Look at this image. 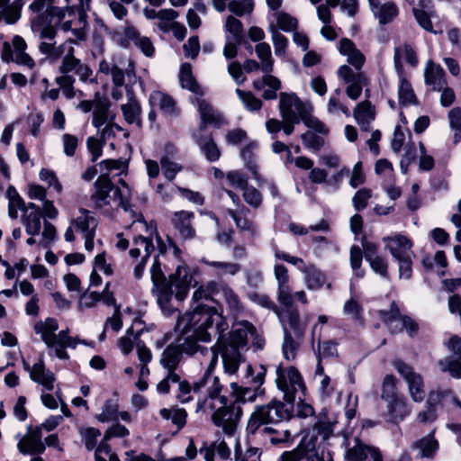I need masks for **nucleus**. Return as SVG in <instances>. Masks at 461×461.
<instances>
[{"label":"nucleus","instance_id":"f257e3e1","mask_svg":"<svg viewBox=\"0 0 461 461\" xmlns=\"http://www.w3.org/2000/svg\"><path fill=\"white\" fill-rule=\"evenodd\" d=\"M179 324L183 326L185 332L193 330L194 335L203 342L211 340L212 336L208 329L215 324L218 334L216 347L221 356L223 370L230 375L236 374L240 363L244 361L240 349L246 347L249 336L257 339L258 348H262L264 343V340L257 336L254 326L249 321L240 322L230 332L225 333L229 325L223 316L215 309L203 304L195 306L191 313L186 314L179 321Z\"/></svg>","mask_w":461,"mask_h":461},{"label":"nucleus","instance_id":"f03ea898","mask_svg":"<svg viewBox=\"0 0 461 461\" xmlns=\"http://www.w3.org/2000/svg\"><path fill=\"white\" fill-rule=\"evenodd\" d=\"M54 0H35L29 6L32 12L40 14L45 5H50ZM68 8L62 9L55 6L47 7L44 14H41L39 18V25L43 29H86L90 24L86 20V14L83 13L85 3L83 0H65Z\"/></svg>","mask_w":461,"mask_h":461},{"label":"nucleus","instance_id":"7ed1b4c3","mask_svg":"<svg viewBox=\"0 0 461 461\" xmlns=\"http://www.w3.org/2000/svg\"><path fill=\"white\" fill-rule=\"evenodd\" d=\"M333 434V424L325 416H318L312 429L303 437L298 446L283 452L277 461H319L323 456L326 441Z\"/></svg>","mask_w":461,"mask_h":461},{"label":"nucleus","instance_id":"20e7f679","mask_svg":"<svg viewBox=\"0 0 461 461\" xmlns=\"http://www.w3.org/2000/svg\"><path fill=\"white\" fill-rule=\"evenodd\" d=\"M59 329L55 319L47 318L45 321H40L34 325V330L40 334L42 341L48 348H55V355L60 359H68V355L66 348H75L78 343L86 344L77 338L68 336V330H61L59 334L56 331Z\"/></svg>","mask_w":461,"mask_h":461},{"label":"nucleus","instance_id":"39448f33","mask_svg":"<svg viewBox=\"0 0 461 461\" xmlns=\"http://www.w3.org/2000/svg\"><path fill=\"white\" fill-rule=\"evenodd\" d=\"M290 417L291 413L284 403L271 401L267 404L255 407L249 418L247 430L255 434L263 426L276 425Z\"/></svg>","mask_w":461,"mask_h":461},{"label":"nucleus","instance_id":"423d86ee","mask_svg":"<svg viewBox=\"0 0 461 461\" xmlns=\"http://www.w3.org/2000/svg\"><path fill=\"white\" fill-rule=\"evenodd\" d=\"M122 189L113 187L107 174H102L95 183V192L92 194L91 200L96 207H104L113 200L118 206L125 211L128 209V200L131 196V189L124 181H121Z\"/></svg>","mask_w":461,"mask_h":461},{"label":"nucleus","instance_id":"0eeeda50","mask_svg":"<svg viewBox=\"0 0 461 461\" xmlns=\"http://www.w3.org/2000/svg\"><path fill=\"white\" fill-rule=\"evenodd\" d=\"M192 312H185L183 316L178 318L176 328L183 335H187V338L185 343L182 345L181 350L183 353H185L189 356H196L197 359L200 360L201 364L203 362H208L209 367H214L217 361V354L214 350L210 349L208 348L203 347L197 343L199 339L194 335L193 330H190L186 332L183 330V326H180L179 321L188 313ZM200 341H202L200 339Z\"/></svg>","mask_w":461,"mask_h":461},{"label":"nucleus","instance_id":"6e6552de","mask_svg":"<svg viewBox=\"0 0 461 461\" xmlns=\"http://www.w3.org/2000/svg\"><path fill=\"white\" fill-rule=\"evenodd\" d=\"M242 413L241 405L233 401L230 404L227 402L219 406L212 413L211 420L215 426L221 427L225 434L232 435L237 429Z\"/></svg>","mask_w":461,"mask_h":461},{"label":"nucleus","instance_id":"1a4fd4ad","mask_svg":"<svg viewBox=\"0 0 461 461\" xmlns=\"http://www.w3.org/2000/svg\"><path fill=\"white\" fill-rule=\"evenodd\" d=\"M276 383L278 389L283 392L284 399L288 402H294L298 390L304 388L303 378L294 366L288 368L279 366L276 369Z\"/></svg>","mask_w":461,"mask_h":461},{"label":"nucleus","instance_id":"9d476101","mask_svg":"<svg viewBox=\"0 0 461 461\" xmlns=\"http://www.w3.org/2000/svg\"><path fill=\"white\" fill-rule=\"evenodd\" d=\"M168 285L174 289L176 299L183 301L190 287L196 286L197 281L194 278V273L186 265L179 264L176 271L169 276Z\"/></svg>","mask_w":461,"mask_h":461},{"label":"nucleus","instance_id":"9b49d317","mask_svg":"<svg viewBox=\"0 0 461 461\" xmlns=\"http://www.w3.org/2000/svg\"><path fill=\"white\" fill-rule=\"evenodd\" d=\"M451 399L456 401L450 391L433 390L429 393L424 410L420 411L416 417L419 423L429 424L438 418V409L446 401Z\"/></svg>","mask_w":461,"mask_h":461},{"label":"nucleus","instance_id":"f8f14e48","mask_svg":"<svg viewBox=\"0 0 461 461\" xmlns=\"http://www.w3.org/2000/svg\"><path fill=\"white\" fill-rule=\"evenodd\" d=\"M288 306L278 313L284 334L294 335L297 338H303L308 325V320L302 318L297 309Z\"/></svg>","mask_w":461,"mask_h":461},{"label":"nucleus","instance_id":"ddd939ff","mask_svg":"<svg viewBox=\"0 0 461 461\" xmlns=\"http://www.w3.org/2000/svg\"><path fill=\"white\" fill-rule=\"evenodd\" d=\"M132 243L133 248L131 249L129 252L131 258L134 259L140 258V261L134 267L133 275L136 279H140L143 276L147 260L154 250V245L150 239L141 236L134 238Z\"/></svg>","mask_w":461,"mask_h":461},{"label":"nucleus","instance_id":"4468645a","mask_svg":"<svg viewBox=\"0 0 461 461\" xmlns=\"http://www.w3.org/2000/svg\"><path fill=\"white\" fill-rule=\"evenodd\" d=\"M338 76L348 84L347 95L352 100L358 99L362 94L363 86L367 84L365 73H355L348 65H342L338 69Z\"/></svg>","mask_w":461,"mask_h":461},{"label":"nucleus","instance_id":"2eb2a0df","mask_svg":"<svg viewBox=\"0 0 461 461\" xmlns=\"http://www.w3.org/2000/svg\"><path fill=\"white\" fill-rule=\"evenodd\" d=\"M394 367L408 384L411 399L418 402L423 401L425 395L422 377L415 373L411 366L402 361H395Z\"/></svg>","mask_w":461,"mask_h":461},{"label":"nucleus","instance_id":"dca6fc26","mask_svg":"<svg viewBox=\"0 0 461 461\" xmlns=\"http://www.w3.org/2000/svg\"><path fill=\"white\" fill-rule=\"evenodd\" d=\"M71 225H73L77 231L82 233L85 239V249L87 251H92L94 249L95 232L97 226L96 220L88 211L81 209L79 215L71 221Z\"/></svg>","mask_w":461,"mask_h":461},{"label":"nucleus","instance_id":"f3484780","mask_svg":"<svg viewBox=\"0 0 461 461\" xmlns=\"http://www.w3.org/2000/svg\"><path fill=\"white\" fill-rule=\"evenodd\" d=\"M279 110L281 117L291 119L293 117L302 118L309 113L306 104L294 94L281 93Z\"/></svg>","mask_w":461,"mask_h":461},{"label":"nucleus","instance_id":"a211bd4d","mask_svg":"<svg viewBox=\"0 0 461 461\" xmlns=\"http://www.w3.org/2000/svg\"><path fill=\"white\" fill-rule=\"evenodd\" d=\"M41 428L27 429V433L19 437L17 449L23 455L41 454L45 451Z\"/></svg>","mask_w":461,"mask_h":461},{"label":"nucleus","instance_id":"6ab92c4d","mask_svg":"<svg viewBox=\"0 0 461 461\" xmlns=\"http://www.w3.org/2000/svg\"><path fill=\"white\" fill-rule=\"evenodd\" d=\"M383 242L384 243L385 249L389 250L394 259L413 255L411 251V240L402 234L395 233L391 236L384 237Z\"/></svg>","mask_w":461,"mask_h":461},{"label":"nucleus","instance_id":"aec40b11","mask_svg":"<svg viewBox=\"0 0 461 461\" xmlns=\"http://www.w3.org/2000/svg\"><path fill=\"white\" fill-rule=\"evenodd\" d=\"M59 71L62 75H68L70 72H75L82 81H86L92 75L90 68L82 63L80 59L75 58L73 47L68 48L60 66L59 67Z\"/></svg>","mask_w":461,"mask_h":461},{"label":"nucleus","instance_id":"412c9836","mask_svg":"<svg viewBox=\"0 0 461 461\" xmlns=\"http://www.w3.org/2000/svg\"><path fill=\"white\" fill-rule=\"evenodd\" d=\"M113 38L122 47L127 48L133 41L146 56L151 57L154 54L155 49L151 41L147 37H140L136 31H123V33L116 32Z\"/></svg>","mask_w":461,"mask_h":461},{"label":"nucleus","instance_id":"4be33fe9","mask_svg":"<svg viewBox=\"0 0 461 461\" xmlns=\"http://www.w3.org/2000/svg\"><path fill=\"white\" fill-rule=\"evenodd\" d=\"M274 276L277 283V299L286 306L293 304V294L289 285V275L287 268L281 264L274 267Z\"/></svg>","mask_w":461,"mask_h":461},{"label":"nucleus","instance_id":"5701e85b","mask_svg":"<svg viewBox=\"0 0 461 461\" xmlns=\"http://www.w3.org/2000/svg\"><path fill=\"white\" fill-rule=\"evenodd\" d=\"M24 368L30 373V378L41 384L44 389L51 391L54 387L55 375L50 370L45 368L42 359L30 366L25 361H23Z\"/></svg>","mask_w":461,"mask_h":461},{"label":"nucleus","instance_id":"b1692460","mask_svg":"<svg viewBox=\"0 0 461 461\" xmlns=\"http://www.w3.org/2000/svg\"><path fill=\"white\" fill-rule=\"evenodd\" d=\"M368 4L380 25L392 23L399 14V8L393 2L381 4L379 0H368Z\"/></svg>","mask_w":461,"mask_h":461},{"label":"nucleus","instance_id":"393cba45","mask_svg":"<svg viewBox=\"0 0 461 461\" xmlns=\"http://www.w3.org/2000/svg\"><path fill=\"white\" fill-rule=\"evenodd\" d=\"M249 210L244 205L239 211L228 209L227 213L232 218L237 229L240 232L247 233L249 238H256L258 236V225L250 219L248 218Z\"/></svg>","mask_w":461,"mask_h":461},{"label":"nucleus","instance_id":"a878e982","mask_svg":"<svg viewBox=\"0 0 461 461\" xmlns=\"http://www.w3.org/2000/svg\"><path fill=\"white\" fill-rule=\"evenodd\" d=\"M424 80L427 86L438 92H440L447 84L444 69L430 59L426 62L424 68Z\"/></svg>","mask_w":461,"mask_h":461},{"label":"nucleus","instance_id":"bb28decb","mask_svg":"<svg viewBox=\"0 0 461 461\" xmlns=\"http://www.w3.org/2000/svg\"><path fill=\"white\" fill-rule=\"evenodd\" d=\"M41 212L34 203H29L23 210L21 221L23 224L27 234L31 236L38 235L41 228Z\"/></svg>","mask_w":461,"mask_h":461},{"label":"nucleus","instance_id":"cd10ccee","mask_svg":"<svg viewBox=\"0 0 461 461\" xmlns=\"http://www.w3.org/2000/svg\"><path fill=\"white\" fill-rule=\"evenodd\" d=\"M345 458L347 461H382L377 450L363 444L357 438H355V445L347 450Z\"/></svg>","mask_w":461,"mask_h":461},{"label":"nucleus","instance_id":"c85d7f7f","mask_svg":"<svg viewBox=\"0 0 461 461\" xmlns=\"http://www.w3.org/2000/svg\"><path fill=\"white\" fill-rule=\"evenodd\" d=\"M55 35L56 31H40V38L42 40L39 45L40 51L52 60L59 59L65 51L63 44L56 46Z\"/></svg>","mask_w":461,"mask_h":461},{"label":"nucleus","instance_id":"c756f323","mask_svg":"<svg viewBox=\"0 0 461 461\" xmlns=\"http://www.w3.org/2000/svg\"><path fill=\"white\" fill-rule=\"evenodd\" d=\"M439 447L438 441L434 437V432L415 440L411 448L420 458H432Z\"/></svg>","mask_w":461,"mask_h":461},{"label":"nucleus","instance_id":"7c9ffc66","mask_svg":"<svg viewBox=\"0 0 461 461\" xmlns=\"http://www.w3.org/2000/svg\"><path fill=\"white\" fill-rule=\"evenodd\" d=\"M212 368L213 367L207 366L204 375L194 384L193 390L194 393H200L203 388H205V392L208 396L225 397L221 394L223 386L221 384L219 377L210 375Z\"/></svg>","mask_w":461,"mask_h":461},{"label":"nucleus","instance_id":"2f4dec72","mask_svg":"<svg viewBox=\"0 0 461 461\" xmlns=\"http://www.w3.org/2000/svg\"><path fill=\"white\" fill-rule=\"evenodd\" d=\"M194 216V212L187 211L174 213L172 223L183 239H192L195 235V230L191 224Z\"/></svg>","mask_w":461,"mask_h":461},{"label":"nucleus","instance_id":"473e14b6","mask_svg":"<svg viewBox=\"0 0 461 461\" xmlns=\"http://www.w3.org/2000/svg\"><path fill=\"white\" fill-rule=\"evenodd\" d=\"M231 394L233 395L234 402L239 404L244 402H253L258 397H261L265 394V389L259 386L251 387H243L240 386L237 383L230 384Z\"/></svg>","mask_w":461,"mask_h":461},{"label":"nucleus","instance_id":"72a5a7b5","mask_svg":"<svg viewBox=\"0 0 461 461\" xmlns=\"http://www.w3.org/2000/svg\"><path fill=\"white\" fill-rule=\"evenodd\" d=\"M149 101L154 105H158L167 117L173 118L179 114L176 101L167 94L159 91L153 92L149 96Z\"/></svg>","mask_w":461,"mask_h":461},{"label":"nucleus","instance_id":"f704fd0d","mask_svg":"<svg viewBox=\"0 0 461 461\" xmlns=\"http://www.w3.org/2000/svg\"><path fill=\"white\" fill-rule=\"evenodd\" d=\"M267 74L260 79L255 80L253 87L260 91L267 86V89L263 92L262 97L266 100H273L277 97V91L281 88V81L277 77L269 75V73Z\"/></svg>","mask_w":461,"mask_h":461},{"label":"nucleus","instance_id":"c9c22d12","mask_svg":"<svg viewBox=\"0 0 461 461\" xmlns=\"http://www.w3.org/2000/svg\"><path fill=\"white\" fill-rule=\"evenodd\" d=\"M339 52L348 57V62L357 70H360L365 63V56L357 50L348 39H342L339 42Z\"/></svg>","mask_w":461,"mask_h":461},{"label":"nucleus","instance_id":"e433bc0d","mask_svg":"<svg viewBox=\"0 0 461 461\" xmlns=\"http://www.w3.org/2000/svg\"><path fill=\"white\" fill-rule=\"evenodd\" d=\"M114 117V114L110 112V104L107 100L101 98L95 100L92 123L95 128L100 129L106 122H113Z\"/></svg>","mask_w":461,"mask_h":461},{"label":"nucleus","instance_id":"4c0bfd02","mask_svg":"<svg viewBox=\"0 0 461 461\" xmlns=\"http://www.w3.org/2000/svg\"><path fill=\"white\" fill-rule=\"evenodd\" d=\"M120 68L117 65H113L111 68V76L113 84L120 87L124 85L125 77H127L130 84L135 82V70L133 63L129 59L126 64L122 63Z\"/></svg>","mask_w":461,"mask_h":461},{"label":"nucleus","instance_id":"58836bf2","mask_svg":"<svg viewBox=\"0 0 461 461\" xmlns=\"http://www.w3.org/2000/svg\"><path fill=\"white\" fill-rule=\"evenodd\" d=\"M402 59H404L412 67H416L418 64L416 52L408 43L398 46L394 50V67L399 74L402 73Z\"/></svg>","mask_w":461,"mask_h":461},{"label":"nucleus","instance_id":"ea45409f","mask_svg":"<svg viewBox=\"0 0 461 461\" xmlns=\"http://www.w3.org/2000/svg\"><path fill=\"white\" fill-rule=\"evenodd\" d=\"M354 117L360 128L367 131L370 129V123L375 120L374 108L371 106L370 103L362 102L356 107Z\"/></svg>","mask_w":461,"mask_h":461},{"label":"nucleus","instance_id":"a19ab883","mask_svg":"<svg viewBox=\"0 0 461 461\" xmlns=\"http://www.w3.org/2000/svg\"><path fill=\"white\" fill-rule=\"evenodd\" d=\"M182 350L178 346L170 345L161 354L160 364L168 372L175 371L182 359Z\"/></svg>","mask_w":461,"mask_h":461},{"label":"nucleus","instance_id":"79ce46f5","mask_svg":"<svg viewBox=\"0 0 461 461\" xmlns=\"http://www.w3.org/2000/svg\"><path fill=\"white\" fill-rule=\"evenodd\" d=\"M301 272L303 274L305 285L310 290H318L325 283L324 275L312 264L301 267Z\"/></svg>","mask_w":461,"mask_h":461},{"label":"nucleus","instance_id":"37998d69","mask_svg":"<svg viewBox=\"0 0 461 461\" xmlns=\"http://www.w3.org/2000/svg\"><path fill=\"white\" fill-rule=\"evenodd\" d=\"M121 110L127 123H135L138 127L141 126V108L140 103L134 97H131L126 104H122Z\"/></svg>","mask_w":461,"mask_h":461},{"label":"nucleus","instance_id":"c03bdc74","mask_svg":"<svg viewBox=\"0 0 461 461\" xmlns=\"http://www.w3.org/2000/svg\"><path fill=\"white\" fill-rule=\"evenodd\" d=\"M197 107L202 120L201 130L204 129L207 124L217 125L219 123V113L206 100L197 98Z\"/></svg>","mask_w":461,"mask_h":461},{"label":"nucleus","instance_id":"a18cd8bd","mask_svg":"<svg viewBox=\"0 0 461 461\" xmlns=\"http://www.w3.org/2000/svg\"><path fill=\"white\" fill-rule=\"evenodd\" d=\"M160 416L166 420H171L172 424L179 430L186 423L187 412L185 409L177 406L163 408L159 411Z\"/></svg>","mask_w":461,"mask_h":461},{"label":"nucleus","instance_id":"49530a36","mask_svg":"<svg viewBox=\"0 0 461 461\" xmlns=\"http://www.w3.org/2000/svg\"><path fill=\"white\" fill-rule=\"evenodd\" d=\"M179 79L182 87L188 89L195 95H202L203 90L196 82L192 73V67L188 63H185L181 66Z\"/></svg>","mask_w":461,"mask_h":461},{"label":"nucleus","instance_id":"de8ad7c7","mask_svg":"<svg viewBox=\"0 0 461 461\" xmlns=\"http://www.w3.org/2000/svg\"><path fill=\"white\" fill-rule=\"evenodd\" d=\"M387 409L393 421L402 420L411 412L406 402L401 397L388 401Z\"/></svg>","mask_w":461,"mask_h":461},{"label":"nucleus","instance_id":"09e8293b","mask_svg":"<svg viewBox=\"0 0 461 461\" xmlns=\"http://www.w3.org/2000/svg\"><path fill=\"white\" fill-rule=\"evenodd\" d=\"M303 338H297L294 335L284 334V340L282 343V352L284 357L288 361H293L296 358L297 353L300 349Z\"/></svg>","mask_w":461,"mask_h":461},{"label":"nucleus","instance_id":"8fccbe9b","mask_svg":"<svg viewBox=\"0 0 461 461\" xmlns=\"http://www.w3.org/2000/svg\"><path fill=\"white\" fill-rule=\"evenodd\" d=\"M203 262L212 268V274L217 276H222L225 275L234 276L237 274L240 266L232 262H222V261H210L203 259Z\"/></svg>","mask_w":461,"mask_h":461},{"label":"nucleus","instance_id":"3c124183","mask_svg":"<svg viewBox=\"0 0 461 461\" xmlns=\"http://www.w3.org/2000/svg\"><path fill=\"white\" fill-rule=\"evenodd\" d=\"M399 103L402 105H411L417 104V96L414 94L411 83L400 74V85L398 87Z\"/></svg>","mask_w":461,"mask_h":461},{"label":"nucleus","instance_id":"603ef678","mask_svg":"<svg viewBox=\"0 0 461 461\" xmlns=\"http://www.w3.org/2000/svg\"><path fill=\"white\" fill-rule=\"evenodd\" d=\"M152 293L156 295L158 303L162 311L167 314H170L173 310L168 306V303L171 300L172 294H174V289L167 284L153 287Z\"/></svg>","mask_w":461,"mask_h":461},{"label":"nucleus","instance_id":"864d4df0","mask_svg":"<svg viewBox=\"0 0 461 461\" xmlns=\"http://www.w3.org/2000/svg\"><path fill=\"white\" fill-rule=\"evenodd\" d=\"M258 58L260 59L261 70L265 73H271L274 68V59L271 56V49L267 43L262 42L255 48Z\"/></svg>","mask_w":461,"mask_h":461},{"label":"nucleus","instance_id":"5fc2aeb1","mask_svg":"<svg viewBox=\"0 0 461 461\" xmlns=\"http://www.w3.org/2000/svg\"><path fill=\"white\" fill-rule=\"evenodd\" d=\"M273 426L264 427L262 431L265 434L270 436V442L272 444H279L283 442H287L291 438V431L287 428H285L283 425L276 424Z\"/></svg>","mask_w":461,"mask_h":461},{"label":"nucleus","instance_id":"6e6d98bb","mask_svg":"<svg viewBox=\"0 0 461 461\" xmlns=\"http://www.w3.org/2000/svg\"><path fill=\"white\" fill-rule=\"evenodd\" d=\"M442 372H448L454 378H461V355L449 356L438 361Z\"/></svg>","mask_w":461,"mask_h":461},{"label":"nucleus","instance_id":"4d7b16f0","mask_svg":"<svg viewBox=\"0 0 461 461\" xmlns=\"http://www.w3.org/2000/svg\"><path fill=\"white\" fill-rule=\"evenodd\" d=\"M227 397H214L206 395L199 399L196 405V412L207 413L215 411L219 406L227 403Z\"/></svg>","mask_w":461,"mask_h":461},{"label":"nucleus","instance_id":"13d9d810","mask_svg":"<svg viewBox=\"0 0 461 461\" xmlns=\"http://www.w3.org/2000/svg\"><path fill=\"white\" fill-rule=\"evenodd\" d=\"M218 294H220L229 305L230 312L233 314H238L243 309L238 295L232 289L226 285L219 286Z\"/></svg>","mask_w":461,"mask_h":461},{"label":"nucleus","instance_id":"bf43d9fd","mask_svg":"<svg viewBox=\"0 0 461 461\" xmlns=\"http://www.w3.org/2000/svg\"><path fill=\"white\" fill-rule=\"evenodd\" d=\"M402 317V315H401L400 310L394 303L389 312H381L382 320L392 332L402 331V328H399V319Z\"/></svg>","mask_w":461,"mask_h":461},{"label":"nucleus","instance_id":"052dcab7","mask_svg":"<svg viewBox=\"0 0 461 461\" xmlns=\"http://www.w3.org/2000/svg\"><path fill=\"white\" fill-rule=\"evenodd\" d=\"M96 419L100 422H110L119 418V405L113 400H108L102 407L101 412L97 414Z\"/></svg>","mask_w":461,"mask_h":461},{"label":"nucleus","instance_id":"680f3d73","mask_svg":"<svg viewBox=\"0 0 461 461\" xmlns=\"http://www.w3.org/2000/svg\"><path fill=\"white\" fill-rule=\"evenodd\" d=\"M197 142L208 160L216 161L219 159L221 152L211 136L200 138Z\"/></svg>","mask_w":461,"mask_h":461},{"label":"nucleus","instance_id":"e2e57ef3","mask_svg":"<svg viewBox=\"0 0 461 461\" xmlns=\"http://www.w3.org/2000/svg\"><path fill=\"white\" fill-rule=\"evenodd\" d=\"M234 40L240 44L247 48H251L250 43L246 40L249 37L251 41H259L264 39L263 31H232Z\"/></svg>","mask_w":461,"mask_h":461},{"label":"nucleus","instance_id":"0e129e2a","mask_svg":"<svg viewBox=\"0 0 461 461\" xmlns=\"http://www.w3.org/2000/svg\"><path fill=\"white\" fill-rule=\"evenodd\" d=\"M206 450H209L212 459H213L214 454H217L219 457H221L223 460H226L230 456V450L227 444L221 440L218 442H213L210 446H205L200 449V453L203 455V457L205 458V453Z\"/></svg>","mask_w":461,"mask_h":461},{"label":"nucleus","instance_id":"69168bd1","mask_svg":"<svg viewBox=\"0 0 461 461\" xmlns=\"http://www.w3.org/2000/svg\"><path fill=\"white\" fill-rule=\"evenodd\" d=\"M257 148L256 142H250L247 146H245L241 151L240 156L242 159L245 161L246 167L251 172L256 180L259 179L258 167L253 162V150Z\"/></svg>","mask_w":461,"mask_h":461},{"label":"nucleus","instance_id":"338daca9","mask_svg":"<svg viewBox=\"0 0 461 461\" xmlns=\"http://www.w3.org/2000/svg\"><path fill=\"white\" fill-rule=\"evenodd\" d=\"M220 285L214 281L209 282L206 285H200L193 294V300L198 302L201 300H208L213 294H218Z\"/></svg>","mask_w":461,"mask_h":461},{"label":"nucleus","instance_id":"774afa93","mask_svg":"<svg viewBox=\"0 0 461 461\" xmlns=\"http://www.w3.org/2000/svg\"><path fill=\"white\" fill-rule=\"evenodd\" d=\"M236 93L248 110L254 112L258 111L262 107L261 100L257 98L251 92H246L238 88Z\"/></svg>","mask_w":461,"mask_h":461}]
</instances>
